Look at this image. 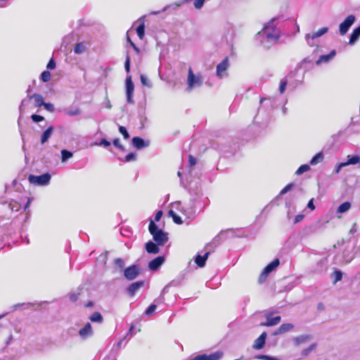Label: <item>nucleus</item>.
Returning <instances> with one entry per match:
<instances>
[{
  "label": "nucleus",
  "mask_w": 360,
  "mask_h": 360,
  "mask_svg": "<svg viewBox=\"0 0 360 360\" xmlns=\"http://www.w3.org/2000/svg\"><path fill=\"white\" fill-rule=\"evenodd\" d=\"M148 231L158 245H163L168 241L167 233L159 229L153 220L150 221Z\"/></svg>",
  "instance_id": "obj_1"
},
{
  "label": "nucleus",
  "mask_w": 360,
  "mask_h": 360,
  "mask_svg": "<svg viewBox=\"0 0 360 360\" xmlns=\"http://www.w3.org/2000/svg\"><path fill=\"white\" fill-rule=\"evenodd\" d=\"M51 176L49 173H45L39 176L30 174L28 181L30 184L36 186H46L49 184Z\"/></svg>",
  "instance_id": "obj_2"
},
{
  "label": "nucleus",
  "mask_w": 360,
  "mask_h": 360,
  "mask_svg": "<svg viewBox=\"0 0 360 360\" xmlns=\"http://www.w3.org/2000/svg\"><path fill=\"white\" fill-rule=\"evenodd\" d=\"M140 273V268L137 265L133 264L124 269V276L127 280L131 281L135 279Z\"/></svg>",
  "instance_id": "obj_3"
},
{
  "label": "nucleus",
  "mask_w": 360,
  "mask_h": 360,
  "mask_svg": "<svg viewBox=\"0 0 360 360\" xmlns=\"http://www.w3.org/2000/svg\"><path fill=\"white\" fill-rule=\"evenodd\" d=\"M201 84V77L194 75L192 68H189L188 72V89H192L195 86H200Z\"/></svg>",
  "instance_id": "obj_4"
},
{
  "label": "nucleus",
  "mask_w": 360,
  "mask_h": 360,
  "mask_svg": "<svg viewBox=\"0 0 360 360\" xmlns=\"http://www.w3.org/2000/svg\"><path fill=\"white\" fill-rule=\"evenodd\" d=\"M229 67V57L226 56L223 59V60L217 65V68H216L217 76L220 79L223 78V77L225 75V72L228 70Z\"/></svg>",
  "instance_id": "obj_5"
},
{
  "label": "nucleus",
  "mask_w": 360,
  "mask_h": 360,
  "mask_svg": "<svg viewBox=\"0 0 360 360\" xmlns=\"http://www.w3.org/2000/svg\"><path fill=\"white\" fill-rule=\"evenodd\" d=\"M274 312H269L266 315V321L265 322H262L259 325L261 326H274L278 325L281 320V317L280 316H276L274 317H272Z\"/></svg>",
  "instance_id": "obj_6"
},
{
  "label": "nucleus",
  "mask_w": 360,
  "mask_h": 360,
  "mask_svg": "<svg viewBox=\"0 0 360 360\" xmlns=\"http://www.w3.org/2000/svg\"><path fill=\"white\" fill-rule=\"evenodd\" d=\"M355 20V17L350 15L340 25V33L341 35H345L349 27L353 25Z\"/></svg>",
  "instance_id": "obj_7"
},
{
  "label": "nucleus",
  "mask_w": 360,
  "mask_h": 360,
  "mask_svg": "<svg viewBox=\"0 0 360 360\" xmlns=\"http://www.w3.org/2000/svg\"><path fill=\"white\" fill-rule=\"evenodd\" d=\"M134 89V85L131 79V77L129 76L126 79V94L127 100L129 103H133V93Z\"/></svg>",
  "instance_id": "obj_8"
},
{
  "label": "nucleus",
  "mask_w": 360,
  "mask_h": 360,
  "mask_svg": "<svg viewBox=\"0 0 360 360\" xmlns=\"http://www.w3.org/2000/svg\"><path fill=\"white\" fill-rule=\"evenodd\" d=\"M144 285V281H139L129 285L127 288V292L130 297H134L136 292Z\"/></svg>",
  "instance_id": "obj_9"
},
{
  "label": "nucleus",
  "mask_w": 360,
  "mask_h": 360,
  "mask_svg": "<svg viewBox=\"0 0 360 360\" xmlns=\"http://www.w3.org/2000/svg\"><path fill=\"white\" fill-rule=\"evenodd\" d=\"M266 335H267L266 333V332H263L259 336V338H257L255 340L254 344L252 345V348L255 349H257V350L262 349L264 347V345H265Z\"/></svg>",
  "instance_id": "obj_10"
},
{
  "label": "nucleus",
  "mask_w": 360,
  "mask_h": 360,
  "mask_svg": "<svg viewBox=\"0 0 360 360\" xmlns=\"http://www.w3.org/2000/svg\"><path fill=\"white\" fill-rule=\"evenodd\" d=\"M164 261V257L158 256L149 262L148 267L152 271H156L163 264Z\"/></svg>",
  "instance_id": "obj_11"
},
{
  "label": "nucleus",
  "mask_w": 360,
  "mask_h": 360,
  "mask_svg": "<svg viewBox=\"0 0 360 360\" xmlns=\"http://www.w3.org/2000/svg\"><path fill=\"white\" fill-rule=\"evenodd\" d=\"M93 334L92 327L89 323H87L84 328L79 330V335L82 339H86Z\"/></svg>",
  "instance_id": "obj_12"
},
{
  "label": "nucleus",
  "mask_w": 360,
  "mask_h": 360,
  "mask_svg": "<svg viewBox=\"0 0 360 360\" xmlns=\"http://www.w3.org/2000/svg\"><path fill=\"white\" fill-rule=\"evenodd\" d=\"M336 55V51L332 50L328 54L321 55L316 61V64L319 65L322 63H328Z\"/></svg>",
  "instance_id": "obj_13"
},
{
  "label": "nucleus",
  "mask_w": 360,
  "mask_h": 360,
  "mask_svg": "<svg viewBox=\"0 0 360 360\" xmlns=\"http://www.w3.org/2000/svg\"><path fill=\"white\" fill-rule=\"evenodd\" d=\"M293 328H294V325L292 323H283L274 332V335H278L283 334L285 333H287V332L291 330L292 329H293Z\"/></svg>",
  "instance_id": "obj_14"
},
{
  "label": "nucleus",
  "mask_w": 360,
  "mask_h": 360,
  "mask_svg": "<svg viewBox=\"0 0 360 360\" xmlns=\"http://www.w3.org/2000/svg\"><path fill=\"white\" fill-rule=\"evenodd\" d=\"M139 25L136 27V33L140 39H143L145 37V16H142L139 19Z\"/></svg>",
  "instance_id": "obj_15"
},
{
  "label": "nucleus",
  "mask_w": 360,
  "mask_h": 360,
  "mask_svg": "<svg viewBox=\"0 0 360 360\" xmlns=\"http://www.w3.org/2000/svg\"><path fill=\"white\" fill-rule=\"evenodd\" d=\"M158 245L156 243H153V241L150 240L148 243H146L145 248L147 252L150 254H158L160 252V248H158Z\"/></svg>",
  "instance_id": "obj_16"
},
{
  "label": "nucleus",
  "mask_w": 360,
  "mask_h": 360,
  "mask_svg": "<svg viewBox=\"0 0 360 360\" xmlns=\"http://www.w3.org/2000/svg\"><path fill=\"white\" fill-rule=\"evenodd\" d=\"M209 255H210V252H205V255L202 256L198 255L195 259V262L197 264V266L199 267H204L205 265L206 260L208 258Z\"/></svg>",
  "instance_id": "obj_17"
},
{
  "label": "nucleus",
  "mask_w": 360,
  "mask_h": 360,
  "mask_svg": "<svg viewBox=\"0 0 360 360\" xmlns=\"http://www.w3.org/2000/svg\"><path fill=\"white\" fill-rule=\"evenodd\" d=\"M280 261L278 259H275L271 263H269L264 269V274H269L274 269L278 266Z\"/></svg>",
  "instance_id": "obj_18"
},
{
  "label": "nucleus",
  "mask_w": 360,
  "mask_h": 360,
  "mask_svg": "<svg viewBox=\"0 0 360 360\" xmlns=\"http://www.w3.org/2000/svg\"><path fill=\"white\" fill-rule=\"evenodd\" d=\"M132 144L137 149L143 148L147 146L144 140L139 136H135L132 139Z\"/></svg>",
  "instance_id": "obj_19"
},
{
  "label": "nucleus",
  "mask_w": 360,
  "mask_h": 360,
  "mask_svg": "<svg viewBox=\"0 0 360 360\" xmlns=\"http://www.w3.org/2000/svg\"><path fill=\"white\" fill-rule=\"evenodd\" d=\"M29 99H34V105L37 107L42 106L44 103L42 96L37 94L29 96Z\"/></svg>",
  "instance_id": "obj_20"
},
{
  "label": "nucleus",
  "mask_w": 360,
  "mask_h": 360,
  "mask_svg": "<svg viewBox=\"0 0 360 360\" xmlns=\"http://www.w3.org/2000/svg\"><path fill=\"white\" fill-rule=\"evenodd\" d=\"M53 127H48L43 133L42 136H41V144H44V143H46L49 139L51 136L52 134H53Z\"/></svg>",
  "instance_id": "obj_21"
},
{
  "label": "nucleus",
  "mask_w": 360,
  "mask_h": 360,
  "mask_svg": "<svg viewBox=\"0 0 360 360\" xmlns=\"http://www.w3.org/2000/svg\"><path fill=\"white\" fill-rule=\"evenodd\" d=\"M328 29L327 27H322L319 29L317 32L307 34L306 37L307 39L311 37L312 39H314L325 34L328 32Z\"/></svg>",
  "instance_id": "obj_22"
},
{
  "label": "nucleus",
  "mask_w": 360,
  "mask_h": 360,
  "mask_svg": "<svg viewBox=\"0 0 360 360\" xmlns=\"http://www.w3.org/2000/svg\"><path fill=\"white\" fill-rule=\"evenodd\" d=\"M359 36H360V25L358 27L355 28L353 30V32H352L349 43L350 44H354L358 39Z\"/></svg>",
  "instance_id": "obj_23"
},
{
  "label": "nucleus",
  "mask_w": 360,
  "mask_h": 360,
  "mask_svg": "<svg viewBox=\"0 0 360 360\" xmlns=\"http://www.w3.org/2000/svg\"><path fill=\"white\" fill-rule=\"evenodd\" d=\"M360 162V156L359 155H348L347 156V160L345 162V165H356L357 163Z\"/></svg>",
  "instance_id": "obj_24"
},
{
  "label": "nucleus",
  "mask_w": 360,
  "mask_h": 360,
  "mask_svg": "<svg viewBox=\"0 0 360 360\" xmlns=\"http://www.w3.org/2000/svg\"><path fill=\"white\" fill-rule=\"evenodd\" d=\"M323 155L321 152L317 153L315 156L312 158V159L310 161V164L311 165H316L319 162H321L323 160Z\"/></svg>",
  "instance_id": "obj_25"
},
{
  "label": "nucleus",
  "mask_w": 360,
  "mask_h": 360,
  "mask_svg": "<svg viewBox=\"0 0 360 360\" xmlns=\"http://www.w3.org/2000/svg\"><path fill=\"white\" fill-rule=\"evenodd\" d=\"M168 214L169 217H172V219L174 221V222L176 224H183V221L181 219V218L178 216L175 212L174 211H173L172 210H170L168 212Z\"/></svg>",
  "instance_id": "obj_26"
},
{
  "label": "nucleus",
  "mask_w": 360,
  "mask_h": 360,
  "mask_svg": "<svg viewBox=\"0 0 360 360\" xmlns=\"http://www.w3.org/2000/svg\"><path fill=\"white\" fill-rule=\"evenodd\" d=\"M89 319L92 322L102 323V321H103V316L101 314V313L96 311V312L93 313L90 316Z\"/></svg>",
  "instance_id": "obj_27"
},
{
  "label": "nucleus",
  "mask_w": 360,
  "mask_h": 360,
  "mask_svg": "<svg viewBox=\"0 0 360 360\" xmlns=\"http://www.w3.org/2000/svg\"><path fill=\"white\" fill-rule=\"evenodd\" d=\"M351 207V204L349 202H345L342 203L338 208L337 212L338 213H343L348 211Z\"/></svg>",
  "instance_id": "obj_28"
},
{
  "label": "nucleus",
  "mask_w": 360,
  "mask_h": 360,
  "mask_svg": "<svg viewBox=\"0 0 360 360\" xmlns=\"http://www.w3.org/2000/svg\"><path fill=\"white\" fill-rule=\"evenodd\" d=\"M85 51V46L84 43L79 42L77 43L74 48V51L77 54L82 53Z\"/></svg>",
  "instance_id": "obj_29"
},
{
  "label": "nucleus",
  "mask_w": 360,
  "mask_h": 360,
  "mask_svg": "<svg viewBox=\"0 0 360 360\" xmlns=\"http://www.w3.org/2000/svg\"><path fill=\"white\" fill-rule=\"evenodd\" d=\"M51 75L50 72L48 70H45V71L42 72L41 74V76H40V79L44 82H49L51 79Z\"/></svg>",
  "instance_id": "obj_30"
},
{
  "label": "nucleus",
  "mask_w": 360,
  "mask_h": 360,
  "mask_svg": "<svg viewBox=\"0 0 360 360\" xmlns=\"http://www.w3.org/2000/svg\"><path fill=\"white\" fill-rule=\"evenodd\" d=\"M61 155H62V157H61L62 162H65L68 159L72 157V153L70 151L63 149L61 151Z\"/></svg>",
  "instance_id": "obj_31"
},
{
  "label": "nucleus",
  "mask_w": 360,
  "mask_h": 360,
  "mask_svg": "<svg viewBox=\"0 0 360 360\" xmlns=\"http://www.w3.org/2000/svg\"><path fill=\"white\" fill-rule=\"evenodd\" d=\"M310 169V167L308 165H301L295 172L297 175H300L304 172H306Z\"/></svg>",
  "instance_id": "obj_32"
},
{
  "label": "nucleus",
  "mask_w": 360,
  "mask_h": 360,
  "mask_svg": "<svg viewBox=\"0 0 360 360\" xmlns=\"http://www.w3.org/2000/svg\"><path fill=\"white\" fill-rule=\"evenodd\" d=\"M188 167L192 169L197 163L196 158L192 155H189L188 158Z\"/></svg>",
  "instance_id": "obj_33"
},
{
  "label": "nucleus",
  "mask_w": 360,
  "mask_h": 360,
  "mask_svg": "<svg viewBox=\"0 0 360 360\" xmlns=\"http://www.w3.org/2000/svg\"><path fill=\"white\" fill-rule=\"evenodd\" d=\"M333 274L334 278V283L341 281L342 278V274L340 271H335Z\"/></svg>",
  "instance_id": "obj_34"
},
{
  "label": "nucleus",
  "mask_w": 360,
  "mask_h": 360,
  "mask_svg": "<svg viewBox=\"0 0 360 360\" xmlns=\"http://www.w3.org/2000/svg\"><path fill=\"white\" fill-rule=\"evenodd\" d=\"M316 344L311 345L308 348L304 349L302 352V356H307L313 349H314L316 348Z\"/></svg>",
  "instance_id": "obj_35"
},
{
  "label": "nucleus",
  "mask_w": 360,
  "mask_h": 360,
  "mask_svg": "<svg viewBox=\"0 0 360 360\" xmlns=\"http://www.w3.org/2000/svg\"><path fill=\"white\" fill-rule=\"evenodd\" d=\"M288 82L286 79H282L280 82V86H279V92L281 94H283L286 86H287Z\"/></svg>",
  "instance_id": "obj_36"
},
{
  "label": "nucleus",
  "mask_w": 360,
  "mask_h": 360,
  "mask_svg": "<svg viewBox=\"0 0 360 360\" xmlns=\"http://www.w3.org/2000/svg\"><path fill=\"white\" fill-rule=\"evenodd\" d=\"M119 131L122 134L124 139H127L129 138V134L124 127L120 126Z\"/></svg>",
  "instance_id": "obj_37"
},
{
  "label": "nucleus",
  "mask_w": 360,
  "mask_h": 360,
  "mask_svg": "<svg viewBox=\"0 0 360 360\" xmlns=\"http://www.w3.org/2000/svg\"><path fill=\"white\" fill-rule=\"evenodd\" d=\"M140 79H141V84L143 86H146L148 87H151L150 82L148 80L147 77L145 75H141L140 77Z\"/></svg>",
  "instance_id": "obj_38"
},
{
  "label": "nucleus",
  "mask_w": 360,
  "mask_h": 360,
  "mask_svg": "<svg viewBox=\"0 0 360 360\" xmlns=\"http://www.w3.org/2000/svg\"><path fill=\"white\" fill-rule=\"evenodd\" d=\"M294 186V184L292 183H290V184H287L281 191H280V194L281 195H283L285 193H286L288 191H290Z\"/></svg>",
  "instance_id": "obj_39"
},
{
  "label": "nucleus",
  "mask_w": 360,
  "mask_h": 360,
  "mask_svg": "<svg viewBox=\"0 0 360 360\" xmlns=\"http://www.w3.org/2000/svg\"><path fill=\"white\" fill-rule=\"evenodd\" d=\"M157 307L155 304H151L150 305L147 309L145 311V314L147 315V316H150L151 315L154 311L156 309Z\"/></svg>",
  "instance_id": "obj_40"
},
{
  "label": "nucleus",
  "mask_w": 360,
  "mask_h": 360,
  "mask_svg": "<svg viewBox=\"0 0 360 360\" xmlns=\"http://www.w3.org/2000/svg\"><path fill=\"white\" fill-rule=\"evenodd\" d=\"M31 119L34 122H39L44 120V117L41 115L33 114L31 115Z\"/></svg>",
  "instance_id": "obj_41"
},
{
  "label": "nucleus",
  "mask_w": 360,
  "mask_h": 360,
  "mask_svg": "<svg viewBox=\"0 0 360 360\" xmlns=\"http://www.w3.org/2000/svg\"><path fill=\"white\" fill-rule=\"evenodd\" d=\"M80 113H81V110L79 108L70 110L67 112V115L69 116H75V115H79Z\"/></svg>",
  "instance_id": "obj_42"
},
{
  "label": "nucleus",
  "mask_w": 360,
  "mask_h": 360,
  "mask_svg": "<svg viewBox=\"0 0 360 360\" xmlns=\"http://www.w3.org/2000/svg\"><path fill=\"white\" fill-rule=\"evenodd\" d=\"M124 68L127 73L130 72V57L129 55H127L126 60L124 62Z\"/></svg>",
  "instance_id": "obj_43"
},
{
  "label": "nucleus",
  "mask_w": 360,
  "mask_h": 360,
  "mask_svg": "<svg viewBox=\"0 0 360 360\" xmlns=\"http://www.w3.org/2000/svg\"><path fill=\"white\" fill-rule=\"evenodd\" d=\"M113 145L121 150H124V146L120 143L119 138H115L112 141Z\"/></svg>",
  "instance_id": "obj_44"
},
{
  "label": "nucleus",
  "mask_w": 360,
  "mask_h": 360,
  "mask_svg": "<svg viewBox=\"0 0 360 360\" xmlns=\"http://www.w3.org/2000/svg\"><path fill=\"white\" fill-rule=\"evenodd\" d=\"M136 160V155L134 153H130L125 156V161L130 162Z\"/></svg>",
  "instance_id": "obj_45"
},
{
  "label": "nucleus",
  "mask_w": 360,
  "mask_h": 360,
  "mask_svg": "<svg viewBox=\"0 0 360 360\" xmlns=\"http://www.w3.org/2000/svg\"><path fill=\"white\" fill-rule=\"evenodd\" d=\"M115 264L119 266L120 268H123L124 265V262L122 259L121 258H116L114 261Z\"/></svg>",
  "instance_id": "obj_46"
},
{
  "label": "nucleus",
  "mask_w": 360,
  "mask_h": 360,
  "mask_svg": "<svg viewBox=\"0 0 360 360\" xmlns=\"http://www.w3.org/2000/svg\"><path fill=\"white\" fill-rule=\"evenodd\" d=\"M46 68L49 70H53L56 68V63L53 58H51L49 61L46 65Z\"/></svg>",
  "instance_id": "obj_47"
},
{
  "label": "nucleus",
  "mask_w": 360,
  "mask_h": 360,
  "mask_svg": "<svg viewBox=\"0 0 360 360\" xmlns=\"http://www.w3.org/2000/svg\"><path fill=\"white\" fill-rule=\"evenodd\" d=\"M42 106H44V108H45L46 110H47L48 111H50V112L53 111L54 108H53V104H51V103H45V102H44Z\"/></svg>",
  "instance_id": "obj_48"
},
{
  "label": "nucleus",
  "mask_w": 360,
  "mask_h": 360,
  "mask_svg": "<svg viewBox=\"0 0 360 360\" xmlns=\"http://www.w3.org/2000/svg\"><path fill=\"white\" fill-rule=\"evenodd\" d=\"M110 142L106 140L105 139H102L100 143L98 144V146H103L105 147H109L110 146Z\"/></svg>",
  "instance_id": "obj_49"
},
{
  "label": "nucleus",
  "mask_w": 360,
  "mask_h": 360,
  "mask_svg": "<svg viewBox=\"0 0 360 360\" xmlns=\"http://www.w3.org/2000/svg\"><path fill=\"white\" fill-rule=\"evenodd\" d=\"M268 275L269 274H264V270H263L262 272L261 273L259 278H258V282L259 283H262L266 280V278H267Z\"/></svg>",
  "instance_id": "obj_50"
},
{
  "label": "nucleus",
  "mask_w": 360,
  "mask_h": 360,
  "mask_svg": "<svg viewBox=\"0 0 360 360\" xmlns=\"http://www.w3.org/2000/svg\"><path fill=\"white\" fill-rule=\"evenodd\" d=\"M79 293H72L70 295L69 298L71 302H76L78 299Z\"/></svg>",
  "instance_id": "obj_51"
},
{
  "label": "nucleus",
  "mask_w": 360,
  "mask_h": 360,
  "mask_svg": "<svg viewBox=\"0 0 360 360\" xmlns=\"http://www.w3.org/2000/svg\"><path fill=\"white\" fill-rule=\"evenodd\" d=\"M257 359L262 360H277L276 359L266 355H259Z\"/></svg>",
  "instance_id": "obj_52"
},
{
  "label": "nucleus",
  "mask_w": 360,
  "mask_h": 360,
  "mask_svg": "<svg viewBox=\"0 0 360 360\" xmlns=\"http://www.w3.org/2000/svg\"><path fill=\"white\" fill-rule=\"evenodd\" d=\"M162 216V212L161 210H159L156 212L155 215V221H159Z\"/></svg>",
  "instance_id": "obj_53"
},
{
  "label": "nucleus",
  "mask_w": 360,
  "mask_h": 360,
  "mask_svg": "<svg viewBox=\"0 0 360 360\" xmlns=\"http://www.w3.org/2000/svg\"><path fill=\"white\" fill-rule=\"evenodd\" d=\"M307 207L309 209H310L311 210H315V205L314 204V199L311 198L309 202H308V204H307Z\"/></svg>",
  "instance_id": "obj_54"
},
{
  "label": "nucleus",
  "mask_w": 360,
  "mask_h": 360,
  "mask_svg": "<svg viewBox=\"0 0 360 360\" xmlns=\"http://www.w3.org/2000/svg\"><path fill=\"white\" fill-rule=\"evenodd\" d=\"M347 165H345V162H341L340 164H338L336 167V169H335V173H339L340 169L344 167H346Z\"/></svg>",
  "instance_id": "obj_55"
},
{
  "label": "nucleus",
  "mask_w": 360,
  "mask_h": 360,
  "mask_svg": "<svg viewBox=\"0 0 360 360\" xmlns=\"http://www.w3.org/2000/svg\"><path fill=\"white\" fill-rule=\"evenodd\" d=\"M304 218V215L302 214H297L295 216V224H297L300 221H301Z\"/></svg>",
  "instance_id": "obj_56"
},
{
  "label": "nucleus",
  "mask_w": 360,
  "mask_h": 360,
  "mask_svg": "<svg viewBox=\"0 0 360 360\" xmlns=\"http://www.w3.org/2000/svg\"><path fill=\"white\" fill-rule=\"evenodd\" d=\"M317 309L319 310H324L325 309L324 304L322 302L319 303L317 305Z\"/></svg>",
  "instance_id": "obj_57"
},
{
  "label": "nucleus",
  "mask_w": 360,
  "mask_h": 360,
  "mask_svg": "<svg viewBox=\"0 0 360 360\" xmlns=\"http://www.w3.org/2000/svg\"><path fill=\"white\" fill-rule=\"evenodd\" d=\"M94 306V302L92 301H89L87 303H86L85 307L87 308L92 307Z\"/></svg>",
  "instance_id": "obj_58"
},
{
  "label": "nucleus",
  "mask_w": 360,
  "mask_h": 360,
  "mask_svg": "<svg viewBox=\"0 0 360 360\" xmlns=\"http://www.w3.org/2000/svg\"><path fill=\"white\" fill-rule=\"evenodd\" d=\"M135 52L137 53V54H139L140 53V49L136 46L135 48L133 49Z\"/></svg>",
  "instance_id": "obj_59"
},
{
  "label": "nucleus",
  "mask_w": 360,
  "mask_h": 360,
  "mask_svg": "<svg viewBox=\"0 0 360 360\" xmlns=\"http://www.w3.org/2000/svg\"><path fill=\"white\" fill-rule=\"evenodd\" d=\"M30 201H31L30 199H28V200H27V203H26V205H25V206L24 207L25 210H26L29 207Z\"/></svg>",
  "instance_id": "obj_60"
},
{
  "label": "nucleus",
  "mask_w": 360,
  "mask_h": 360,
  "mask_svg": "<svg viewBox=\"0 0 360 360\" xmlns=\"http://www.w3.org/2000/svg\"><path fill=\"white\" fill-rule=\"evenodd\" d=\"M130 46L134 49L136 46V45L132 41H130Z\"/></svg>",
  "instance_id": "obj_61"
},
{
  "label": "nucleus",
  "mask_w": 360,
  "mask_h": 360,
  "mask_svg": "<svg viewBox=\"0 0 360 360\" xmlns=\"http://www.w3.org/2000/svg\"><path fill=\"white\" fill-rule=\"evenodd\" d=\"M127 40L130 44V41H131V38L129 37V35L127 36Z\"/></svg>",
  "instance_id": "obj_62"
},
{
  "label": "nucleus",
  "mask_w": 360,
  "mask_h": 360,
  "mask_svg": "<svg viewBox=\"0 0 360 360\" xmlns=\"http://www.w3.org/2000/svg\"><path fill=\"white\" fill-rule=\"evenodd\" d=\"M133 328H134V326H131L129 330L131 331L133 330Z\"/></svg>",
  "instance_id": "obj_63"
},
{
  "label": "nucleus",
  "mask_w": 360,
  "mask_h": 360,
  "mask_svg": "<svg viewBox=\"0 0 360 360\" xmlns=\"http://www.w3.org/2000/svg\"><path fill=\"white\" fill-rule=\"evenodd\" d=\"M264 99H265L264 98H262L261 102L264 101Z\"/></svg>",
  "instance_id": "obj_64"
}]
</instances>
